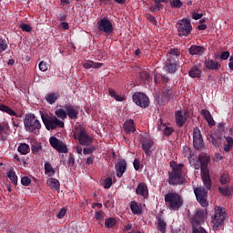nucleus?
I'll return each mask as SVG.
<instances>
[{"instance_id": "4be33fe9", "label": "nucleus", "mask_w": 233, "mask_h": 233, "mask_svg": "<svg viewBox=\"0 0 233 233\" xmlns=\"http://www.w3.org/2000/svg\"><path fill=\"white\" fill-rule=\"evenodd\" d=\"M66 111L68 117H70V119H77V116L79 115V112H77V109H76V107L72 106H66Z\"/></svg>"}, {"instance_id": "412c9836", "label": "nucleus", "mask_w": 233, "mask_h": 233, "mask_svg": "<svg viewBox=\"0 0 233 233\" xmlns=\"http://www.w3.org/2000/svg\"><path fill=\"white\" fill-rule=\"evenodd\" d=\"M204 53H205V47L203 46H192L189 48V54H191V56H203Z\"/></svg>"}, {"instance_id": "79ce46f5", "label": "nucleus", "mask_w": 233, "mask_h": 233, "mask_svg": "<svg viewBox=\"0 0 233 233\" xmlns=\"http://www.w3.org/2000/svg\"><path fill=\"white\" fill-rule=\"evenodd\" d=\"M68 152V147H66V145L63 142H59V153L60 154H66Z\"/></svg>"}, {"instance_id": "1a4fd4ad", "label": "nucleus", "mask_w": 233, "mask_h": 233, "mask_svg": "<svg viewBox=\"0 0 233 233\" xmlns=\"http://www.w3.org/2000/svg\"><path fill=\"white\" fill-rule=\"evenodd\" d=\"M41 117L47 130H56V127L59 125V120L56 116H50L47 114H42Z\"/></svg>"}, {"instance_id": "bb28decb", "label": "nucleus", "mask_w": 233, "mask_h": 233, "mask_svg": "<svg viewBox=\"0 0 233 233\" xmlns=\"http://www.w3.org/2000/svg\"><path fill=\"white\" fill-rule=\"evenodd\" d=\"M83 66L88 70L90 68H101L103 66L102 63H95L94 61H86L83 64Z\"/></svg>"}, {"instance_id": "6ab92c4d", "label": "nucleus", "mask_w": 233, "mask_h": 233, "mask_svg": "<svg viewBox=\"0 0 233 233\" xmlns=\"http://www.w3.org/2000/svg\"><path fill=\"white\" fill-rule=\"evenodd\" d=\"M201 114L203 115L204 118L206 119L207 123L208 124V127H214L216 125V121H214V118L212 117V115L210 114V111L207 109H202Z\"/></svg>"}, {"instance_id": "603ef678", "label": "nucleus", "mask_w": 233, "mask_h": 233, "mask_svg": "<svg viewBox=\"0 0 233 233\" xmlns=\"http://www.w3.org/2000/svg\"><path fill=\"white\" fill-rule=\"evenodd\" d=\"M75 163H76V159L74 158V155L70 154L67 161V166L74 167Z\"/></svg>"}, {"instance_id": "0eeeda50", "label": "nucleus", "mask_w": 233, "mask_h": 233, "mask_svg": "<svg viewBox=\"0 0 233 233\" xmlns=\"http://www.w3.org/2000/svg\"><path fill=\"white\" fill-rule=\"evenodd\" d=\"M177 25V32L180 37H182L183 35H190V32H192V24H190V21L188 19L184 18L182 20H179Z\"/></svg>"}, {"instance_id": "69168bd1", "label": "nucleus", "mask_w": 233, "mask_h": 233, "mask_svg": "<svg viewBox=\"0 0 233 233\" xmlns=\"http://www.w3.org/2000/svg\"><path fill=\"white\" fill-rule=\"evenodd\" d=\"M61 28H63L64 30H68V28H70V25H68L67 22H62L60 24Z\"/></svg>"}, {"instance_id": "de8ad7c7", "label": "nucleus", "mask_w": 233, "mask_h": 233, "mask_svg": "<svg viewBox=\"0 0 233 233\" xmlns=\"http://www.w3.org/2000/svg\"><path fill=\"white\" fill-rule=\"evenodd\" d=\"M165 136H171L174 133V127H166L163 130Z\"/></svg>"}, {"instance_id": "e2e57ef3", "label": "nucleus", "mask_w": 233, "mask_h": 233, "mask_svg": "<svg viewBox=\"0 0 233 233\" xmlns=\"http://www.w3.org/2000/svg\"><path fill=\"white\" fill-rule=\"evenodd\" d=\"M133 166H134L135 170H139V166H140L139 160L135 159L133 162Z\"/></svg>"}, {"instance_id": "2eb2a0df", "label": "nucleus", "mask_w": 233, "mask_h": 233, "mask_svg": "<svg viewBox=\"0 0 233 233\" xmlns=\"http://www.w3.org/2000/svg\"><path fill=\"white\" fill-rule=\"evenodd\" d=\"M176 123L178 128H181L185 123H187V119L188 118V113L183 115L181 111H177L176 114Z\"/></svg>"}, {"instance_id": "052dcab7", "label": "nucleus", "mask_w": 233, "mask_h": 233, "mask_svg": "<svg viewBox=\"0 0 233 233\" xmlns=\"http://www.w3.org/2000/svg\"><path fill=\"white\" fill-rule=\"evenodd\" d=\"M96 219H103V218H105V216L103 215V211H97L95 215Z\"/></svg>"}, {"instance_id": "bf43d9fd", "label": "nucleus", "mask_w": 233, "mask_h": 233, "mask_svg": "<svg viewBox=\"0 0 233 233\" xmlns=\"http://www.w3.org/2000/svg\"><path fill=\"white\" fill-rule=\"evenodd\" d=\"M65 216H66V208H64L59 211V219H63Z\"/></svg>"}, {"instance_id": "774afa93", "label": "nucleus", "mask_w": 233, "mask_h": 233, "mask_svg": "<svg viewBox=\"0 0 233 233\" xmlns=\"http://www.w3.org/2000/svg\"><path fill=\"white\" fill-rule=\"evenodd\" d=\"M228 67H229V70H233V56L229 57Z\"/></svg>"}, {"instance_id": "dca6fc26", "label": "nucleus", "mask_w": 233, "mask_h": 233, "mask_svg": "<svg viewBox=\"0 0 233 233\" xmlns=\"http://www.w3.org/2000/svg\"><path fill=\"white\" fill-rule=\"evenodd\" d=\"M136 194H137V196H142V198H148V187L145 182H140L137 185Z\"/></svg>"}, {"instance_id": "680f3d73", "label": "nucleus", "mask_w": 233, "mask_h": 233, "mask_svg": "<svg viewBox=\"0 0 233 233\" xmlns=\"http://www.w3.org/2000/svg\"><path fill=\"white\" fill-rule=\"evenodd\" d=\"M161 8V4H156L155 6L150 7L151 12H157Z\"/></svg>"}, {"instance_id": "3c124183", "label": "nucleus", "mask_w": 233, "mask_h": 233, "mask_svg": "<svg viewBox=\"0 0 233 233\" xmlns=\"http://www.w3.org/2000/svg\"><path fill=\"white\" fill-rule=\"evenodd\" d=\"M112 187V178L106 177L104 181V188H110Z\"/></svg>"}, {"instance_id": "ea45409f", "label": "nucleus", "mask_w": 233, "mask_h": 233, "mask_svg": "<svg viewBox=\"0 0 233 233\" xmlns=\"http://www.w3.org/2000/svg\"><path fill=\"white\" fill-rule=\"evenodd\" d=\"M31 150L33 154H39V152L43 150V147L41 146V144H35L32 146Z\"/></svg>"}, {"instance_id": "c756f323", "label": "nucleus", "mask_w": 233, "mask_h": 233, "mask_svg": "<svg viewBox=\"0 0 233 233\" xmlns=\"http://www.w3.org/2000/svg\"><path fill=\"white\" fill-rule=\"evenodd\" d=\"M47 185L54 190H56V192H59V180L56 178H49L47 180Z\"/></svg>"}, {"instance_id": "f8f14e48", "label": "nucleus", "mask_w": 233, "mask_h": 233, "mask_svg": "<svg viewBox=\"0 0 233 233\" xmlns=\"http://www.w3.org/2000/svg\"><path fill=\"white\" fill-rule=\"evenodd\" d=\"M193 145L197 150H201V148L205 147L203 137L201 136V130L198 127L193 129Z\"/></svg>"}, {"instance_id": "09e8293b", "label": "nucleus", "mask_w": 233, "mask_h": 233, "mask_svg": "<svg viewBox=\"0 0 233 233\" xmlns=\"http://www.w3.org/2000/svg\"><path fill=\"white\" fill-rule=\"evenodd\" d=\"M169 54L170 56H175L176 57H179V56H181V51H179V49L173 48L169 50Z\"/></svg>"}, {"instance_id": "7ed1b4c3", "label": "nucleus", "mask_w": 233, "mask_h": 233, "mask_svg": "<svg viewBox=\"0 0 233 233\" xmlns=\"http://www.w3.org/2000/svg\"><path fill=\"white\" fill-rule=\"evenodd\" d=\"M24 127L25 132L39 136L41 130V121L37 119V116L34 113L25 114L24 117Z\"/></svg>"}, {"instance_id": "37998d69", "label": "nucleus", "mask_w": 233, "mask_h": 233, "mask_svg": "<svg viewBox=\"0 0 233 233\" xmlns=\"http://www.w3.org/2000/svg\"><path fill=\"white\" fill-rule=\"evenodd\" d=\"M21 183L24 187H28L30 183H32V179H30L28 177H23L21 178Z\"/></svg>"}, {"instance_id": "c85d7f7f", "label": "nucleus", "mask_w": 233, "mask_h": 233, "mask_svg": "<svg viewBox=\"0 0 233 233\" xmlns=\"http://www.w3.org/2000/svg\"><path fill=\"white\" fill-rule=\"evenodd\" d=\"M0 110L1 112H5V114H8L9 116H14L15 117H17V113H15V111H14L8 106L0 105Z\"/></svg>"}, {"instance_id": "423d86ee", "label": "nucleus", "mask_w": 233, "mask_h": 233, "mask_svg": "<svg viewBox=\"0 0 233 233\" xmlns=\"http://www.w3.org/2000/svg\"><path fill=\"white\" fill-rule=\"evenodd\" d=\"M73 134L74 139H78L82 147H89V145H92V137L88 136L86 130L83 128L81 126L76 127Z\"/></svg>"}, {"instance_id": "8fccbe9b", "label": "nucleus", "mask_w": 233, "mask_h": 233, "mask_svg": "<svg viewBox=\"0 0 233 233\" xmlns=\"http://www.w3.org/2000/svg\"><path fill=\"white\" fill-rule=\"evenodd\" d=\"M193 233H207V230L202 227L193 226Z\"/></svg>"}, {"instance_id": "9d476101", "label": "nucleus", "mask_w": 233, "mask_h": 233, "mask_svg": "<svg viewBox=\"0 0 233 233\" xmlns=\"http://www.w3.org/2000/svg\"><path fill=\"white\" fill-rule=\"evenodd\" d=\"M96 26L99 32H104V34H112L114 32V25L112 22L106 18H101L97 23Z\"/></svg>"}, {"instance_id": "6e6552de", "label": "nucleus", "mask_w": 233, "mask_h": 233, "mask_svg": "<svg viewBox=\"0 0 233 233\" xmlns=\"http://www.w3.org/2000/svg\"><path fill=\"white\" fill-rule=\"evenodd\" d=\"M132 99L133 103H135L137 106H140L141 108H147L150 106L148 96H147V95L144 93L136 92L133 95Z\"/></svg>"}, {"instance_id": "ddd939ff", "label": "nucleus", "mask_w": 233, "mask_h": 233, "mask_svg": "<svg viewBox=\"0 0 233 233\" xmlns=\"http://www.w3.org/2000/svg\"><path fill=\"white\" fill-rule=\"evenodd\" d=\"M206 218H207V210L205 209L197 210L192 220L193 227H199V225H203V223H205Z\"/></svg>"}, {"instance_id": "0e129e2a", "label": "nucleus", "mask_w": 233, "mask_h": 233, "mask_svg": "<svg viewBox=\"0 0 233 233\" xmlns=\"http://www.w3.org/2000/svg\"><path fill=\"white\" fill-rule=\"evenodd\" d=\"M192 17H193V19L198 21V19H201V17H203V14L193 13Z\"/></svg>"}, {"instance_id": "473e14b6", "label": "nucleus", "mask_w": 233, "mask_h": 233, "mask_svg": "<svg viewBox=\"0 0 233 233\" xmlns=\"http://www.w3.org/2000/svg\"><path fill=\"white\" fill-rule=\"evenodd\" d=\"M130 208L133 214H137V216L141 215V208L137 205V202L132 201L130 203Z\"/></svg>"}, {"instance_id": "338daca9", "label": "nucleus", "mask_w": 233, "mask_h": 233, "mask_svg": "<svg viewBox=\"0 0 233 233\" xmlns=\"http://www.w3.org/2000/svg\"><path fill=\"white\" fill-rule=\"evenodd\" d=\"M86 165H94V157H89L86 159Z\"/></svg>"}, {"instance_id": "20e7f679", "label": "nucleus", "mask_w": 233, "mask_h": 233, "mask_svg": "<svg viewBox=\"0 0 233 233\" xmlns=\"http://www.w3.org/2000/svg\"><path fill=\"white\" fill-rule=\"evenodd\" d=\"M201 178L204 186L208 190L212 188V181L210 180V172L208 171V163H210V157L202 156L199 157Z\"/></svg>"}, {"instance_id": "e433bc0d", "label": "nucleus", "mask_w": 233, "mask_h": 233, "mask_svg": "<svg viewBox=\"0 0 233 233\" xmlns=\"http://www.w3.org/2000/svg\"><path fill=\"white\" fill-rule=\"evenodd\" d=\"M45 172L48 176H54L56 171H54V167H52V165L50 163L46 162L45 164Z\"/></svg>"}, {"instance_id": "864d4df0", "label": "nucleus", "mask_w": 233, "mask_h": 233, "mask_svg": "<svg viewBox=\"0 0 233 233\" xmlns=\"http://www.w3.org/2000/svg\"><path fill=\"white\" fill-rule=\"evenodd\" d=\"M72 5V0H60V6H65L66 8Z\"/></svg>"}, {"instance_id": "7c9ffc66", "label": "nucleus", "mask_w": 233, "mask_h": 233, "mask_svg": "<svg viewBox=\"0 0 233 233\" xmlns=\"http://www.w3.org/2000/svg\"><path fill=\"white\" fill-rule=\"evenodd\" d=\"M108 92H109V96L111 97H114L116 101H125V96L122 95H117V93H116V90H114V88L110 87L108 89Z\"/></svg>"}, {"instance_id": "72a5a7b5", "label": "nucleus", "mask_w": 233, "mask_h": 233, "mask_svg": "<svg viewBox=\"0 0 233 233\" xmlns=\"http://www.w3.org/2000/svg\"><path fill=\"white\" fill-rule=\"evenodd\" d=\"M49 143L51 147L55 148V150H57V152H59V139H57L56 137H51L49 138Z\"/></svg>"}, {"instance_id": "39448f33", "label": "nucleus", "mask_w": 233, "mask_h": 233, "mask_svg": "<svg viewBox=\"0 0 233 233\" xmlns=\"http://www.w3.org/2000/svg\"><path fill=\"white\" fill-rule=\"evenodd\" d=\"M226 216L227 214L225 213L223 208L216 207L214 208V212L211 216V227L213 230H218V228H221V227H223Z\"/></svg>"}, {"instance_id": "f3484780", "label": "nucleus", "mask_w": 233, "mask_h": 233, "mask_svg": "<svg viewBox=\"0 0 233 233\" xmlns=\"http://www.w3.org/2000/svg\"><path fill=\"white\" fill-rule=\"evenodd\" d=\"M204 65H205L206 68H208V70L218 71L221 68V64H219L218 61L212 60V59H206L204 62Z\"/></svg>"}, {"instance_id": "f704fd0d", "label": "nucleus", "mask_w": 233, "mask_h": 233, "mask_svg": "<svg viewBox=\"0 0 233 233\" xmlns=\"http://www.w3.org/2000/svg\"><path fill=\"white\" fill-rule=\"evenodd\" d=\"M226 140H227V144L224 145V150L225 152H230V149L233 147V138L232 137H228Z\"/></svg>"}, {"instance_id": "13d9d810", "label": "nucleus", "mask_w": 233, "mask_h": 233, "mask_svg": "<svg viewBox=\"0 0 233 233\" xmlns=\"http://www.w3.org/2000/svg\"><path fill=\"white\" fill-rule=\"evenodd\" d=\"M66 116H68V114L66 113V111H65V109H59V117L60 119H66Z\"/></svg>"}, {"instance_id": "c9c22d12", "label": "nucleus", "mask_w": 233, "mask_h": 233, "mask_svg": "<svg viewBox=\"0 0 233 233\" xmlns=\"http://www.w3.org/2000/svg\"><path fill=\"white\" fill-rule=\"evenodd\" d=\"M177 65L176 63L169 62V63L166 64V70L169 74H174V72H176V70H177Z\"/></svg>"}, {"instance_id": "f03ea898", "label": "nucleus", "mask_w": 233, "mask_h": 233, "mask_svg": "<svg viewBox=\"0 0 233 233\" xmlns=\"http://www.w3.org/2000/svg\"><path fill=\"white\" fill-rule=\"evenodd\" d=\"M164 201L166 207L173 212H177V210L183 207V203H185L183 196L174 190L168 191L165 194Z\"/></svg>"}, {"instance_id": "4c0bfd02", "label": "nucleus", "mask_w": 233, "mask_h": 233, "mask_svg": "<svg viewBox=\"0 0 233 233\" xmlns=\"http://www.w3.org/2000/svg\"><path fill=\"white\" fill-rule=\"evenodd\" d=\"M114 225H116L115 218H109L106 219V221H105L106 228H112V227H114Z\"/></svg>"}, {"instance_id": "5fc2aeb1", "label": "nucleus", "mask_w": 233, "mask_h": 233, "mask_svg": "<svg viewBox=\"0 0 233 233\" xmlns=\"http://www.w3.org/2000/svg\"><path fill=\"white\" fill-rule=\"evenodd\" d=\"M228 181H229L228 175L221 176V178H220L221 185H227V183H228Z\"/></svg>"}, {"instance_id": "a878e982", "label": "nucleus", "mask_w": 233, "mask_h": 233, "mask_svg": "<svg viewBox=\"0 0 233 233\" xmlns=\"http://www.w3.org/2000/svg\"><path fill=\"white\" fill-rule=\"evenodd\" d=\"M17 150L22 156H26L30 153V146L26 143H22L18 146Z\"/></svg>"}, {"instance_id": "a18cd8bd", "label": "nucleus", "mask_w": 233, "mask_h": 233, "mask_svg": "<svg viewBox=\"0 0 233 233\" xmlns=\"http://www.w3.org/2000/svg\"><path fill=\"white\" fill-rule=\"evenodd\" d=\"M20 28L23 32H32V26L28 24L20 25Z\"/></svg>"}, {"instance_id": "4d7b16f0", "label": "nucleus", "mask_w": 233, "mask_h": 233, "mask_svg": "<svg viewBox=\"0 0 233 233\" xmlns=\"http://www.w3.org/2000/svg\"><path fill=\"white\" fill-rule=\"evenodd\" d=\"M228 57H230V53L228 51L223 52L220 55V59H222L223 61H227Z\"/></svg>"}, {"instance_id": "2f4dec72", "label": "nucleus", "mask_w": 233, "mask_h": 233, "mask_svg": "<svg viewBox=\"0 0 233 233\" xmlns=\"http://www.w3.org/2000/svg\"><path fill=\"white\" fill-rule=\"evenodd\" d=\"M218 190L222 196H230V194L233 192L232 187L229 186L220 187H218Z\"/></svg>"}, {"instance_id": "49530a36", "label": "nucleus", "mask_w": 233, "mask_h": 233, "mask_svg": "<svg viewBox=\"0 0 233 233\" xmlns=\"http://www.w3.org/2000/svg\"><path fill=\"white\" fill-rule=\"evenodd\" d=\"M139 77L142 79V81H148L150 75L147 72L143 71L139 74Z\"/></svg>"}, {"instance_id": "aec40b11", "label": "nucleus", "mask_w": 233, "mask_h": 233, "mask_svg": "<svg viewBox=\"0 0 233 233\" xmlns=\"http://www.w3.org/2000/svg\"><path fill=\"white\" fill-rule=\"evenodd\" d=\"M201 74H202L201 66H192L191 69L188 71V76L193 79H195L196 77L198 78L201 77Z\"/></svg>"}, {"instance_id": "a211bd4d", "label": "nucleus", "mask_w": 233, "mask_h": 233, "mask_svg": "<svg viewBox=\"0 0 233 233\" xmlns=\"http://www.w3.org/2000/svg\"><path fill=\"white\" fill-rule=\"evenodd\" d=\"M152 147H154V141H152V139L148 138V139L142 141V148H143L145 154H147V156H151Z\"/></svg>"}, {"instance_id": "a19ab883", "label": "nucleus", "mask_w": 233, "mask_h": 233, "mask_svg": "<svg viewBox=\"0 0 233 233\" xmlns=\"http://www.w3.org/2000/svg\"><path fill=\"white\" fill-rule=\"evenodd\" d=\"M170 5L172 8H181V6H183V2H181V0H172Z\"/></svg>"}, {"instance_id": "5701e85b", "label": "nucleus", "mask_w": 233, "mask_h": 233, "mask_svg": "<svg viewBox=\"0 0 233 233\" xmlns=\"http://www.w3.org/2000/svg\"><path fill=\"white\" fill-rule=\"evenodd\" d=\"M124 130H125L126 134H132V133L136 132V127H134V120H132V119L127 120L124 124Z\"/></svg>"}, {"instance_id": "9b49d317", "label": "nucleus", "mask_w": 233, "mask_h": 233, "mask_svg": "<svg viewBox=\"0 0 233 233\" xmlns=\"http://www.w3.org/2000/svg\"><path fill=\"white\" fill-rule=\"evenodd\" d=\"M194 193L197 200L198 201V203H200L201 207H208V200H207V194H208V191H207L205 187H196L194 189Z\"/></svg>"}, {"instance_id": "6e6d98bb", "label": "nucleus", "mask_w": 233, "mask_h": 233, "mask_svg": "<svg viewBox=\"0 0 233 233\" xmlns=\"http://www.w3.org/2000/svg\"><path fill=\"white\" fill-rule=\"evenodd\" d=\"M94 150H96V147H85L83 149V154H85V156H86V154H93Z\"/></svg>"}, {"instance_id": "f257e3e1", "label": "nucleus", "mask_w": 233, "mask_h": 233, "mask_svg": "<svg viewBox=\"0 0 233 233\" xmlns=\"http://www.w3.org/2000/svg\"><path fill=\"white\" fill-rule=\"evenodd\" d=\"M172 168L171 172H168L167 183L172 186L185 185L187 183V167L183 164H177L176 162H170Z\"/></svg>"}, {"instance_id": "cd10ccee", "label": "nucleus", "mask_w": 233, "mask_h": 233, "mask_svg": "<svg viewBox=\"0 0 233 233\" xmlns=\"http://www.w3.org/2000/svg\"><path fill=\"white\" fill-rule=\"evenodd\" d=\"M6 177L10 179V181L13 183V185H15V187H17V175L15 174V171H14L13 169H10L6 173Z\"/></svg>"}, {"instance_id": "c03bdc74", "label": "nucleus", "mask_w": 233, "mask_h": 233, "mask_svg": "<svg viewBox=\"0 0 233 233\" xmlns=\"http://www.w3.org/2000/svg\"><path fill=\"white\" fill-rule=\"evenodd\" d=\"M38 66L41 72H46L48 70V64H46L45 61L40 62Z\"/></svg>"}, {"instance_id": "393cba45", "label": "nucleus", "mask_w": 233, "mask_h": 233, "mask_svg": "<svg viewBox=\"0 0 233 233\" xmlns=\"http://www.w3.org/2000/svg\"><path fill=\"white\" fill-rule=\"evenodd\" d=\"M45 99L49 103V105H54V103L59 99V95L57 93H47Z\"/></svg>"}, {"instance_id": "b1692460", "label": "nucleus", "mask_w": 233, "mask_h": 233, "mask_svg": "<svg viewBox=\"0 0 233 233\" xmlns=\"http://www.w3.org/2000/svg\"><path fill=\"white\" fill-rule=\"evenodd\" d=\"M157 228L158 232L167 233V222L163 218H158L157 220Z\"/></svg>"}, {"instance_id": "4468645a", "label": "nucleus", "mask_w": 233, "mask_h": 233, "mask_svg": "<svg viewBox=\"0 0 233 233\" xmlns=\"http://www.w3.org/2000/svg\"><path fill=\"white\" fill-rule=\"evenodd\" d=\"M116 177H123V174L127 172V160L126 159H119L115 166Z\"/></svg>"}, {"instance_id": "58836bf2", "label": "nucleus", "mask_w": 233, "mask_h": 233, "mask_svg": "<svg viewBox=\"0 0 233 233\" xmlns=\"http://www.w3.org/2000/svg\"><path fill=\"white\" fill-rule=\"evenodd\" d=\"M6 48H8V43L4 38H0V54H3Z\"/></svg>"}]
</instances>
